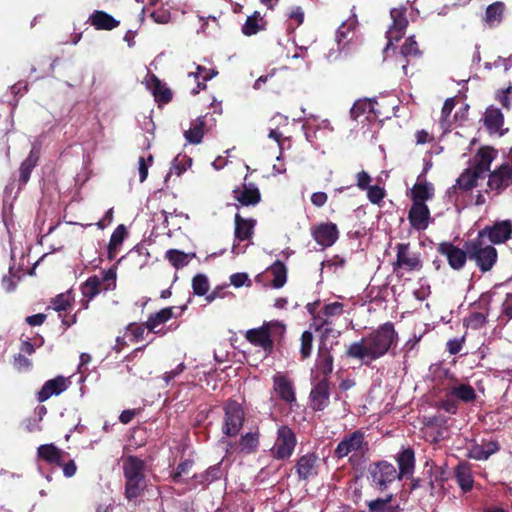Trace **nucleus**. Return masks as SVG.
I'll return each mask as SVG.
<instances>
[{
    "label": "nucleus",
    "mask_w": 512,
    "mask_h": 512,
    "mask_svg": "<svg viewBox=\"0 0 512 512\" xmlns=\"http://www.w3.org/2000/svg\"><path fill=\"white\" fill-rule=\"evenodd\" d=\"M206 116H199L195 120L191 121L190 128L184 132L185 139L190 144H200L205 134Z\"/></svg>",
    "instance_id": "nucleus-33"
},
{
    "label": "nucleus",
    "mask_w": 512,
    "mask_h": 512,
    "mask_svg": "<svg viewBox=\"0 0 512 512\" xmlns=\"http://www.w3.org/2000/svg\"><path fill=\"white\" fill-rule=\"evenodd\" d=\"M423 267L420 254L410 251L409 243H398L396 245V261L393 270L403 268L407 271H419Z\"/></svg>",
    "instance_id": "nucleus-12"
},
{
    "label": "nucleus",
    "mask_w": 512,
    "mask_h": 512,
    "mask_svg": "<svg viewBox=\"0 0 512 512\" xmlns=\"http://www.w3.org/2000/svg\"><path fill=\"white\" fill-rule=\"evenodd\" d=\"M398 480L411 479L415 470V452L412 448H404L396 455Z\"/></svg>",
    "instance_id": "nucleus-19"
},
{
    "label": "nucleus",
    "mask_w": 512,
    "mask_h": 512,
    "mask_svg": "<svg viewBox=\"0 0 512 512\" xmlns=\"http://www.w3.org/2000/svg\"><path fill=\"white\" fill-rule=\"evenodd\" d=\"M405 13V8L391 9L390 16L392 18V24L386 32V38L388 40L387 49L393 44V42H397L403 37L405 29L408 26V20Z\"/></svg>",
    "instance_id": "nucleus-14"
},
{
    "label": "nucleus",
    "mask_w": 512,
    "mask_h": 512,
    "mask_svg": "<svg viewBox=\"0 0 512 512\" xmlns=\"http://www.w3.org/2000/svg\"><path fill=\"white\" fill-rule=\"evenodd\" d=\"M408 220L415 230H425L430 220V210L428 206L425 203H412L408 212Z\"/></svg>",
    "instance_id": "nucleus-21"
},
{
    "label": "nucleus",
    "mask_w": 512,
    "mask_h": 512,
    "mask_svg": "<svg viewBox=\"0 0 512 512\" xmlns=\"http://www.w3.org/2000/svg\"><path fill=\"white\" fill-rule=\"evenodd\" d=\"M352 24L343 23L336 32V42L338 46V50H342L349 43L350 39L349 34L353 30Z\"/></svg>",
    "instance_id": "nucleus-48"
},
{
    "label": "nucleus",
    "mask_w": 512,
    "mask_h": 512,
    "mask_svg": "<svg viewBox=\"0 0 512 512\" xmlns=\"http://www.w3.org/2000/svg\"><path fill=\"white\" fill-rule=\"evenodd\" d=\"M127 229L124 224L118 225L113 231L109 243L111 247H120L127 236Z\"/></svg>",
    "instance_id": "nucleus-52"
},
{
    "label": "nucleus",
    "mask_w": 512,
    "mask_h": 512,
    "mask_svg": "<svg viewBox=\"0 0 512 512\" xmlns=\"http://www.w3.org/2000/svg\"><path fill=\"white\" fill-rule=\"evenodd\" d=\"M367 480L371 487L383 492L390 484L398 480L396 467L387 460L371 462L367 468Z\"/></svg>",
    "instance_id": "nucleus-5"
},
{
    "label": "nucleus",
    "mask_w": 512,
    "mask_h": 512,
    "mask_svg": "<svg viewBox=\"0 0 512 512\" xmlns=\"http://www.w3.org/2000/svg\"><path fill=\"white\" fill-rule=\"evenodd\" d=\"M297 437L294 431L287 425H281L277 429V436L271 450L276 460L289 459L296 447Z\"/></svg>",
    "instance_id": "nucleus-7"
},
{
    "label": "nucleus",
    "mask_w": 512,
    "mask_h": 512,
    "mask_svg": "<svg viewBox=\"0 0 512 512\" xmlns=\"http://www.w3.org/2000/svg\"><path fill=\"white\" fill-rule=\"evenodd\" d=\"M37 456L47 464L62 466L63 460L68 456V453L50 443L40 445L37 448Z\"/></svg>",
    "instance_id": "nucleus-24"
},
{
    "label": "nucleus",
    "mask_w": 512,
    "mask_h": 512,
    "mask_svg": "<svg viewBox=\"0 0 512 512\" xmlns=\"http://www.w3.org/2000/svg\"><path fill=\"white\" fill-rule=\"evenodd\" d=\"M287 69H273L270 73L260 76L254 83L255 89H261L265 84L272 92L279 93L287 84Z\"/></svg>",
    "instance_id": "nucleus-18"
},
{
    "label": "nucleus",
    "mask_w": 512,
    "mask_h": 512,
    "mask_svg": "<svg viewBox=\"0 0 512 512\" xmlns=\"http://www.w3.org/2000/svg\"><path fill=\"white\" fill-rule=\"evenodd\" d=\"M331 350L332 348L327 347L326 343L319 344L317 358L315 361V371L312 372L311 376L329 378L334 368V357Z\"/></svg>",
    "instance_id": "nucleus-16"
},
{
    "label": "nucleus",
    "mask_w": 512,
    "mask_h": 512,
    "mask_svg": "<svg viewBox=\"0 0 512 512\" xmlns=\"http://www.w3.org/2000/svg\"><path fill=\"white\" fill-rule=\"evenodd\" d=\"M299 482H308L319 474L320 458L315 452L299 456L294 465Z\"/></svg>",
    "instance_id": "nucleus-9"
},
{
    "label": "nucleus",
    "mask_w": 512,
    "mask_h": 512,
    "mask_svg": "<svg viewBox=\"0 0 512 512\" xmlns=\"http://www.w3.org/2000/svg\"><path fill=\"white\" fill-rule=\"evenodd\" d=\"M331 324L328 319H323L320 324L316 325V331L322 330L320 343H325L329 337L338 338L341 335L339 330L330 327Z\"/></svg>",
    "instance_id": "nucleus-49"
},
{
    "label": "nucleus",
    "mask_w": 512,
    "mask_h": 512,
    "mask_svg": "<svg viewBox=\"0 0 512 512\" xmlns=\"http://www.w3.org/2000/svg\"><path fill=\"white\" fill-rule=\"evenodd\" d=\"M465 321L468 327L479 329L486 323V315L482 312H472Z\"/></svg>",
    "instance_id": "nucleus-54"
},
{
    "label": "nucleus",
    "mask_w": 512,
    "mask_h": 512,
    "mask_svg": "<svg viewBox=\"0 0 512 512\" xmlns=\"http://www.w3.org/2000/svg\"><path fill=\"white\" fill-rule=\"evenodd\" d=\"M400 54L406 59V63L403 64L402 70L404 75L408 74V58L409 57H420L422 55V51L419 49V45L415 40L414 36H410L406 38L403 45L400 48Z\"/></svg>",
    "instance_id": "nucleus-39"
},
{
    "label": "nucleus",
    "mask_w": 512,
    "mask_h": 512,
    "mask_svg": "<svg viewBox=\"0 0 512 512\" xmlns=\"http://www.w3.org/2000/svg\"><path fill=\"white\" fill-rule=\"evenodd\" d=\"M174 316V307L163 308L156 313L150 314L146 321V327L149 332L164 335L165 332L162 331L161 329L157 330V327L161 324L168 322Z\"/></svg>",
    "instance_id": "nucleus-29"
},
{
    "label": "nucleus",
    "mask_w": 512,
    "mask_h": 512,
    "mask_svg": "<svg viewBox=\"0 0 512 512\" xmlns=\"http://www.w3.org/2000/svg\"><path fill=\"white\" fill-rule=\"evenodd\" d=\"M68 388L67 379L64 376H57L44 383L37 393V400L42 403L51 396H58Z\"/></svg>",
    "instance_id": "nucleus-23"
},
{
    "label": "nucleus",
    "mask_w": 512,
    "mask_h": 512,
    "mask_svg": "<svg viewBox=\"0 0 512 512\" xmlns=\"http://www.w3.org/2000/svg\"><path fill=\"white\" fill-rule=\"evenodd\" d=\"M369 443L365 440V434L362 430H355L345 435L334 449V457L343 459L349 456L348 462L355 466L359 458H363L369 452Z\"/></svg>",
    "instance_id": "nucleus-4"
},
{
    "label": "nucleus",
    "mask_w": 512,
    "mask_h": 512,
    "mask_svg": "<svg viewBox=\"0 0 512 512\" xmlns=\"http://www.w3.org/2000/svg\"><path fill=\"white\" fill-rule=\"evenodd\" d=\"M13 268L10 267L9 275H4L1 280L2 288L7 292L11 293L15 291L17 287V282L15 280V275L12 273Z\"/></svg>",
    "instance_id": "nucleus-58"
},
{
    "label": "nucleus",
    "mask_w": 512,
    "mask_h": 512,
    "mask_svg": "<svg viewBox=\"0 0 512 512\" xmlns=\"http://www.w3.org/2000/svg\"><path fill=\"white\" fill-rule=\"evenodd\" d=\"M193 293L197 296H205L210 288L209 280L205 274H196L192 279Z\"/></svg>",
    "instance_id": "nucleus-45"
},
{
    "label": "nucleus",
    "mask_w": 512,
    "mask_h": 512,
    "mask_svg": "<svg viewBox=\"0 0 512 512\" xmlns=\"http://www.w3.org/2000/svg\"><path fill=\"white\" fill-rule=\"evenodd\" d=\"M447 395L466 404L473 403L477 398L475 389L466 383L451 386L447 391Z\"/></svg>",
    "instance_id": "nucleus-32"
},
{
    "label": "nucleus",
    "mask_w": 512,
    "mask_h": 512,
    "mask_svg": "<svg viewBox=\"0 0 512 512\" xmlns=\"http://www.w3.org/2000/svg\"><path fill=\"white\" fill-rule=\"evenodd\" d=\"M477 235L492 245L505 243L512 236V222L510 220L495 222L479 230Z\"/></svg>",
    "instance_id": "nucleus-10"
},
{
    "label": "nucleus",
    "mask_w": 512,
    "mask_h": 512,
    "mask_svg": "<svg viewBox=\"0 0 512 512\" xmlns=\"http://www.w3.org/2000/svg\"><path fill=\"white\" fill-rule=\"evenodd\" d=\"M313 239L322 247H331L339 238L337 225L332 222L320 223L311 228Z\"/></svg>",
    "instance_id": "nucleus-15"
},
{
    "label": "nucleus",
    "mask_w": 512,
    "mask_h": 512,
    "mask_svg": "<svg viewBox=\"0 0 512 512\" xmlns=\"http://www.w3.org/2000/svg\"><path fill=\"white\" fill-rule=\"evenodd\" d=\"M355 178H356V185L360 190H362V191L367 190L371 186L370 184L372 182V178L368 172H366L364 170L360 171L356 174Z\"/></svg>",
    "instance_id": "nucleus-59"
},
{
    "label": "nucleus",
    "mask_w": 512,
    "mask_h": 512,
    "mask_svg": "<svg viewBox=\"0 0 512 512\" xmlns=\"http://www.w3.org/2000/svg\"><path fill=\"white\" fill-rule=\"evenodd\" d=\"M13 366L18 371H29L32 368V361L22 353L14 356Z\"/></svg>",
    "instance_id": "nucleus-56"
},
{
    "label": "nucleus",
    "mask_w": 512,
    "mask_h": 512,
    "mask_svg": "<svg viewBox=\"0 0 512 512\" xmlns=\"http://www.w3.org/2000/svg\"><path fill=\"white\" fill-rule=\"evenodd\" d=\"M480 445L484 449L487 458L500 450V445L496 440H483Z\"/></svg>",
    "instance_id": "nucleus-64"
},
{
    "label": "nucleus",
    "mask_w": 512,
    "mask_h": 512,
    "mask_svg": "<svg viewBox=\"0 0 512 512\" xmlns=\"http://www.w3.org/2000/svg\"><path fill=\"white\" fill-rule=\"evenodd\" d=\"M495 157L496 150L492 147L484 146L477 151L474 158L490 170V165Z\"/></svg>",
    "instance_id": "nucleus-47"
},
{
    "label": "nucleus",
    "mask_w": 512,
    "mask_h": 512,
    "mask_svg": "<svg viewBox=\"0 0 512 512\" xmlns=\"http://www.w3.org/2000/svg\"><path fill=\"white\" fill-rule=\"evenodd\" d=\"M367 198L372 204L380 205L386 196V191L379 185L370 186L367 190Z\"/></svg>",
    "instance_id": "nucleus-51"
},
{
    "label": "nucleus",
    "mask_w": 512,
    "mask_h": 512,
    "mask_svg": "<svg viewBox=\"0 0 512 512\" xmlns=\"http://www.w3.org/2000/svg\"><path fill=\"white\" fill-rule=\"evenodd\" d=\"M234 198L242 206H254L261 201V194L255 184H243V188H236L233 190Z\"/></svg>",
    "instance_id": "nucleus-26"
},
{
    "label": "nucleus",
    "mask_w": 512,
    "mask_h": 512,
    "mask_svg": "<svg viewBox=\"0 0 512 512\" xmlns=\"http://www.w3.org/2000/svg\"><path fill=\"white\" fill-rule=\"evenodd\" d=\"M146 469V461L136 455L123 458L124 497L128 502H136L144 496L149 482Z\"/></svg>",
    "instance_id": "nucleus-2"
},
{
    "label": "nucleus",
    "mask_w": 512,
    "mask_h": 512,
    "mask_svg": "<svg viewBox=\"0 0 512 512\" xmlns=\"http://www.w3.org/2000/svg\"><path fill=\"white\" fill-rule=\"evenodd\" d=\"M374 102L369 99H360L355 101L352 108L350 109V117L353 120H357L361 115L367 112H373Z\"/></svg>",
    "instance_id": "nucleus-42"
},
{
    "label": "nucleus",
    "mask_w": 512,
    "mask_h": 512,
    "mask_svg": "<svg viewBox=\"0 0 512 512\" xmlns=\"http://www.w3.org/2000/svg\"><path fill=\"white\" fill-rule=\"evenodd\" d=\"M102 281L97 276L89 277L81 286V292L87 302L94 299L101 292Z\"/></svg>",
    "instance_id": "nucleus-41"
},
{
    "label": "nucleus",
    "mask_w": 512,
    "mask_h": 512,
    "mask_svg": "<svg viewBox=\"0 0 512 512\" xmlns=\"http://www.w3.org/2000/svg\"><path fill=\"white\" fill-rule=\"evenodd\" d=\"M223 411L222 433L228 437L237 436L245 421L242 405L234 399H228L223 405Z\"/></svg>",
    "instance_id": "nucleus-6"
},
{
    "label": "nucleus",
    "mask_w": 512,
    "mask_h": 512,
    "mask_svg": "<svg viewBox=\"0 0 512 512\" xmlns=\"http://www.w3.org/2000/svg\"><path fill=\"white\" fill-rule=\"evenodd\" d=\"M259 444L260 432L258 428L242 435L237 443L239 450L245 454L255 453L258 450Z\"/></svg>",
    "instance_id": "nucleus-34"
},
{
    "label": "nucleus",
    "mask_w": 512,
    "mask_h": 512,
    "mask_svg": "<svg viewBox=\"0 0 512 512\" xmlns=\"http://www.w3.org/2000/svg\"><path fill=\"white\" fill-rule=\"evenodd\" d=\"M467 457L477 461L487 460V455L480 443H473L467 452Z\"/></svg>",
    "instance_id": "nucleus-57"
},
{
    "label": "nucleus",
    "mask_w": 512,
    "mask_h": 512,
    "mask_svg": "<svg viewBox=\"0 0 512 512\" xmlns=\"http://www.w3.org/2000/svg\"><path fill=\"white\" fill-rule=\"evenodd\" d=\"M313 333L306 330L302 333L300 338V355L302 360H306L311 356L313 348Z\"/></svg>",
    "instance_id": "nucleus-44"
},
{
    "label": "nucleus",
    "mask_w": 512,
    "mask_h": 512,
    "mask_svg": "<svg viewBox=\"0 0 512 512\" xmlns=\"http://www.w3.org/2000/svg\"><path fill=\"white\" fill-rule=\"evenodd\" d=\"M437 251L446 256L449 266L454 270H461L469 259L468 249L455 246L451 242H441Z\"/></svg>",
    "instance_id": "nucleus-13"
},
{
    "label": "nucleus",
    "mask_w": 512,
    "mask_h": 512,
    "mask_svg": "<svg viewBox=\"0 0 512 512\" xmlns=\"http://www.w3.org/2000/svg\"><path fill=\"white\" fill-rule=\"evenodd\" d=\"M151 18L159 24H166L170 21L171 14L167 9H158L151 13Z\"/></svg>",
    "instance_id": "nucleus-62"
},
{
    "label": "nucleus",
    "mask_w": 512,
    "mask_h": 512,
    "mask_svg": "<svg viewBox=\"0 0 512 512\" xmlns=\"http://www.w3.org/2000/svg\"><path fill=\"white\" fill-rule=\"evenodd\" d=\"M267 272L273 276L271 285L275 289L282 288L287 281V267L280 261L276 260L268 269Z\"/></svg>",
    "instance_id": "nucleus-38"
},
{
    "label": "nucleus",
    "mask_w": 512,
    "mask_h": 512,
    "mask_svg": "<svg viewBox=\"0 0 512 512\" xmlns=\"http://www.w3.org/2000/svg\"><path fill=\"white\" fill-rule=\"evenodd\" d=\"M193 257H195V253L188 254L178 249H170L165 254V258L175 269L187 266Z\"/></svg>",
    "instance_id": "nucleus-40"
},
{
    "label": "nucleus",
    "mask_w": 512,
    "mask_h": 512,
    "mask_svg": "<svg viewBox=\"0 0 512 512\" xmlns=\"http://www.w3.org/2000/svg\"><path fill=\"white\" fill-rule=\"evenodd\" d=\"M439 407L449 414H456L458 411V404L454 397L448 396L439 403Z\"/></svg>",
    "instance_id": "nucleus-61"
},
{
    "label": "nucleus",
    "mask_w": 512,
    "mask_h": 512,
    "mask_svg": "<svg viewBox=\"0 0 512 512\" xmlns=\"http://www.w3.org/2000/svg\"><path fill=\"white\" fill-rule=\"evenodd\" d=\"M483 124L490 134L498 133L500 136L505 134L506 130H503L504 115L499 108L494 106L487 107L484 113Z\"/></svg>",
    "instance_id": "nucleus-22"
},
{
    "label": "nucleus",
    "mask_w": 512,
    "mask_h": 512,
    "mask_svg": "<svg viewBox=\"0 0 512 512\" xmlns=\"http://www.w3.org/2000/svg\"><path fill=\"white\" fill-rule=\"evenodd\" d=\"M147 88L152 92L158 104H167L172 100V91L155 74H148Z\"/></svg>",
    "instance_id": "nucleus-25"
},
{
    "label": "nucleus",
    "mask_w": 512,
    "mask_h": 512,
    "mask_svg": "<svg viewBox=\"0 0 512 512\" xmlns=\"http://www.w3.org/2000/svg\"><path fill=\"white\" fill-rule=\"evenodd\" d=\"M204 472L210 483L219 480L222 476L221 463L208 467Z\"/></svg>",
    "instance_id": "nucleus-63"
},
{
    "label": "nucleus",
    "mask_w": 512,
    "mask_h": 512,
    "mask_svg": "<svg viewBox=\"0 0 512 512\" xmlns=\"http://www.w3.org/2000/svg\"><path fill=\"white\" fill-rule=\"evenodd\" d=\"M265 26L266 21L258 11H255L252 15L247 17L245 23L242 25L241 30L245 36L250 37L264 30Z\"/></svg>",
    "instance_id": "nucleus-37"
},
{
    "label": "nucleus",
    "mask_w": 512,
    "mask_h": 512,
    "mask_svg": "<svg viewBox=\"0 0 512 512\" xmlns=\"http://www.w3.org/2000/svg\"><path fill=\"white\" fill-rule=\"evenodd\" d=\"M312 388L309 394L310 408L315 411H323L330 404V381L329 378L311 376Z\"/></svg>",
    "instance_id": "nucleus-8"
},
{
    "label": "nucleus",
    "mask_w": 512,
    "mask_h": 512,
    "mask_svg": "<svg viewBox=\"0 0 512 512\" xmlns=\"http://www.w3.org/2000/svg\"><path fill=\"white\" fill-rule=\"evenodd\" d=\"M72 298L71 292L60 293L51 300V306L55 311H66L71 307Z\"/></svg>",
    "instance_id": "nucleus-46"
},
{
    "label": "nucleus",
    "mask_w": 512,
    "mask_h": 512,
    "mask_svg": "<svg viewBox=\"0 0 512 512\" xmlns=\"http://www.w3.org/2000/svg\"><path fill=\"white\" fill-rule=\"evenodd\" d=\"M89 22L97 30H112L120 24L113 16L101 10L94 11L89 17Z\"/></svg>",
    "instance_id": "nucleus-31"
},
{
    "label": "nucleus",
    "mask_w": 512,
    "mask_h": 512,
    "mask_svg": "<svg viewBox=\"0 0 512 512\" xmlns=\"http://www.w3.org/2000/svg\"><path fill=\"white\" fill-rule=\"evenodd\" d=\"M40 148L33 146L28 156L21 163L19 168V183L20 186H25L29 179L33 169L36 167L40 159Z\"/></svg>",
    "instance_id": "nucleus-27"
},
{
    "label": "nucleus",
    "mask_w": 512,
    "mask_h": 512,
    "mask_svg": "<svg viewBox=\"0 0 512 512\" xmlns=\"http://www.w3.org/2000/svg\"><path fill=\"white\" fill-rule=\"evenodd\" d=\"M464 248L468 249L469 260L474 262L482 273L491 271L498 261L496 248L478 235L465 241Z\"/></svg>",
    "instance_id": "nucleus-3"
},
{
    "label": "nucleus",
    "mask_w": 512,
    "mask_h": 512,
    "mask_svg": "<svg viewBox=\"0 0 512 512\" xmlns=\"http://www.w3.org/2000/svg\"><path fill=\"white\" fill-rule=\"evenodd\" d=\"M275 325L276 323L273 322H264L259 328L249 329L245 338L252 345L262 348L266 354H271L274 350L271 328Z\"/></svg>",
    "instance_id": "nucleus-11"
},
{
    "label": "nucleus",
    "mask_w": 512,
    "mask_h": 512,
    "mask_svg": "<svg viewBox=\"0 0 512 512\" xmlns=\"http://www.w3.org/2000/svg\"><path fill=\"white\" fill-rule=\"evenodd\" d=\"M478 178L468 168L458 177L456 185L459 189L469 191L477 186Z\"/></svg>",
    "instance_id": "nucleus-43"
},
{
    "label": "nucleus",
    "mask_w": 512,
    "mask_h": 512,
    "mask_svg": "<svg viewBox=\"0 0 512 512\" xmlns=\"http://www.w3.org/2000/svg\"><path fill=\"white\" fill-rule=\"evenodd\" d=\"M512 184V164L503 163L489 174L488 187L501 193Z\"/></svg>",
    "instance_id": "nucleus-17"
},
{
    "label": "nucleus",
    "mask_w": 512,
    "mask_h": 512,
    "mask_svg": "<svg viewBox=\"0 0 512 512\" xmlns=\"http://www.w3.org/2000/svg\"><path fill=\"white\" fill-rule=\"evenodd\" d=\"M434 196L433 185L429 182L415 183L411 189L412 203H425Z\"/></svg>",
    "instance_id": "nucleus-35"
},
{
    "label": "nucleus",
    "mask_w": 512,
    "mask_h": 512,
    "mask_svg": "<svg viewBox=\"0 0 512 512\" xmlns=\"http://www.w3.org/2000/svg\"><path fill=\"white\" fill-rule=\"evenodd\" d=\"M399 336L394 324L390 321L378 326L363 336L359 341L351 343L346 349V356L361 361L365 365L384 357L387 353L395 355Z\"/></svg>",
    "instance_id": "nucleus-1"
},
{
    "label": "nucleus",
    "mask_w": 512,
    "mask_h": 512,
    "mask_svg": "<svg viewBox=\"0 0 512 512\" xmlns=\"http://www.w3.org/2000/svg\"><path fill=\"white\" fill-rule=\"evenodd\" d=\"M235 238L239 241H246L252 238L254 234V228L256 226V220L249 218H243L240 214H235Z\"/></svg>",
    "instance_id": "nucleus-30"
},
{
    "label": "nucleus",
    "mask_w": 512,
    "mask_h": 512,
    "mask_svg": "<svg viewBox=\"0 0 512 512\" xmlns=\"http://www.w3.org/2000/svg\"><path fill=\"white\" fill-rule=\"evenodd\" d=\"M218 74V71L215 69H208L204 66L198 65L196 67V72H190L189 76H193L195 80L201 78L204 82L211 80Z\"/></svg>",
    "instance_id": "nucleus-53"
},
{
    "label": "nucleus",
    "mask_w": 512,
    "mask_h": 512,
    "mask_svg": "<svg viewBox=\"0 0 512 512\" xmlns=\"http://www.w3.org/2000/svg\"><path fill=\"white\" fill-rule=\"evenodd\" d=\"M343 307H344V305L342 303L333 302V303L325 305L322 309V313L326 317L338 316L343 313Z\"/></svg>",
    "instance_id": "nucleus-60"
},
{
    "label": "nucleus",
    "mask_w": 512,
    "mask_h": 512,
    "mask_svg": "<svg viewBox=\"0 0 512 512\" xmlns=\"http://www.w3.org/2000/svg\"><path fill=\"white\" fill-rule=\"evenodd\" d=\"M146 329H147L146 322L142 323V324H136V323L129 324L127 327V330L130 332V334L132 336L131 341L138 342V341L142 340L144 338V333H145Z\"/></svg>",
    "instance_id": "nucleus-55"
},
{
    "label": "nucleus",
    "mask_w": 512,
    "mask_h": 512,
    "mask_svg": "<svg viewBox=\"0 0 512 512\" xmlns=\"http://www.w3.org/2000/svg\"><path fill=\"white\" fill-rule=\"evenodd\" d=\"M454 475L459 487L464 493L472 490L474 478L470 463L466 461L460 462L454 469Z\"/></svg>",
    "instance_id": "nucleus-28"
},
{
    "label": "nucleus",
    "mask_w": 512,
    "mask_h": 512,
    "mask_svg": "<svg viewBox=\"0 0 512 512\" xmlns=\"http://www.w3.org/2000/svg\"><path fill=\"white\" fill-rule=\"evenodd\" d=\"M505 11V4L501 1H496L486 8L484 20L489 27L498 26L502 20Z\"/></svg>",
    "instance_id": "nucleus-36"
},
{
    "label": "nucleus",
    "mask_w": 512,
    "mask_h": 512,
    "mask_svg": "<svg viewBox=\"0 0 512 512\" xmlns=\"http://www.w3.org/2000/svg\"><path fill=\"white\" fill-rule=\"evenodd\" d=\"M273 389L280 400L287 404L296 402V392L293 382L284 374L273 376Z\"/></svg>",
    "instance_id": "nucleus-20"
},
{
    "label": "nucleus",
    "mask_w": 512,
    "mask_h": 512,
    "mask_svg": "<svg viewBox=\"0 0 512 512\" xmlns=\"http://www.w3.org/2000/svg\"><path fill=\"white\" fill-rule=\"evenodd\" d=\"M194 465V461L192 459H185L181 461L177 467L176 470L171 475L172 481L174 483H180L182 481V475L187 474L191 468Z\"/></svg>",
    "instance_id": "nucleus-50"
}]
</instances>
